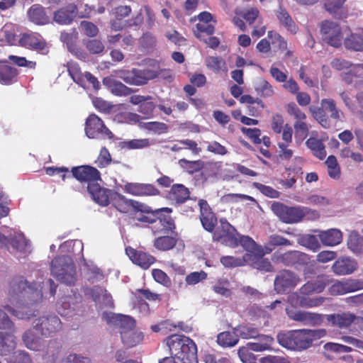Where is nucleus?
Returning <instances> with one entry per match:
<instances>
[{
  "label": "nucleus",
  "instance_id": "62",
  "mask_svg": "<svg viewBox=\"0 0 363 363\" xmlns=\"http://www.w3.org/2000/svg\"><path fill=\"white\" fill-rule=\"evenodd\" d=\"M238 245H241L242 247L247 252H253L257 248V244L252 238L247 235H241L239 234Z\"/></svg>",
  "mask_w": 363,
  "mask_h": 363
},
{
  "label": "nucleus",
  "instance_id": "61",
  "mask_svg": "<svg viewBox=\"0 0 363 363\" xmlns=\"http://www.w3.org/2000/svg\"><path fill=\"white\" fill-rule=\"evenodd\" d=\"M77 38L78 33L75 30L71 33L62 32L60 34V40L66 44L68 50L76 45Z\"/></svg>",
  "mask_w": 363,
  "mask_h": 363
},
{
  "label": "nucleus",
  "instance_id": "39",
  "mask_svg": "<svg viewBox=\"0 0 363 363\" xmlns=\"http://www.w3.org/2000/svg\"><path fill=\"white\" fill-rule=\"evenodd\" d=\"M345 45L347 49L355 51H363V30L352 33L345 40Z\"/></svg>",
  "mask_w": 363,
  "mask_h": 363
},
{
  "label": "nucleus",
  "instance_id": "63",
  "mask_svg": "<svg viewBox=\"0 0 363 363\" xmlns=\"http://www.w3.org/2000/svg\"><path fill=\"white\" fill-rule=\"evenodd\" d=\"M82 31L88 37H95L99 33L98 27L92 22L83 21L80 23Z\"/></svg>",
  "mask_w": 363,
  "mask_h": 363
},
{
  "label": "nucleus",
  "instance_id": "38",
  "mask_svg": "<svg viewBox=\"0 0 363 363\" xmlns=\"http://www.w3.org/2000/svg\"><path fill=\"white\" fill-rule=\"evenodd\" d=\"M16 346V338L13 335L0 332V355L10 353Z\"/></svg>",
  "mask_w": 363,
  "mask_h": 363
},
{
  "label": "nucleus",
  "instance_id": "33",
  "mask_svg": "<svg viewBox=\"0 0 363 363\" xmlns=\"http://www.w3.org/2000/svg\"><path fill=\"white\" fill-rule=\"evenodd\" d=\"M234 331H225L217 335V343L222 347H233L239 342V335Z\"/></svg>",
  "mask_w": 363,
  "mask_h": 363
},
{
  "label": "nucleus",
  "instance_id": "41",
  "mask_svg": "<svg viewBox=\"0 0 363 363\" xmlns=\"http://www.w3.org/2000/svg\"><path fill=\"white\" fill-rule=\"evenodd\" d=\"M111 203L120 212L128 213L133 206V200L127 199L125 196L118 194H113Z\"/></svg>",
  "mask_w": 363,
  "mask_h": 363
},
{
  "label": "nucleus",
  "instance_id": "26",
  "mask_svg": "<svg viewBox=\"0 0 363 363\" xmlns=\"http://www.w3.org/2000/svg\"><path fill=\"white\" fill-rule=\"evenodd\" d=\"M131 12L129 6H120L113 10L114 18L111 20L110 24L112 30L118 31L128 26L127 21L123 18L128 16Z\"/></svg>",
  "mask_w": 363,
  "mask_h": 363
},
{
  "label": "nucleus",
  "instance_id": "12",
  "mask_svg": "<svg viewBox=\"0 0 363 363\" xmlns=\"http://www.w3.org/2000/svg\"><path fill=\"white\" fill-rule=\"evenodd\" d=\"M320 33L323 41L333 47L342 44V35L340 26L333 21H325L321 23Z\"/></svg>",
  "mask_w": 363,
  "mask_h": 363
},
{
  "label": "nucleus",
  "instance_id": "6",
  "mask_svg": "<svg viewBox=\"0 0 363 363\" xmlns=\"http://www.w3.org/2000/svg\"><path fill=\"white\" fill-rule=\"evenodd\" d=\"M273 213L285 223H296L302 220L308 209L303 206H289L276 202L272 205Z\"/></svg>",
  "mask_w": 363,
  "mask_h": 363
},
{
  "label": "nucleus",
  "instance_id": "64",
  "mask_svg": "<svg viewBox=\"0 0 363 363\" xmlns=\"http://www.w3.org/2000/svg\"><path fill=\"white\" fill-rule=\"evenodd\" d=\"M250 350L247 345L238 350V354L242 363H257L255 357Z\"/></svg>",
  "mask_w": 363,
  "mask_h": 363
},
{
  "label": "nucleus",
  "instance_id": "28",
  "mask_svg": "<svg viewBox=\"0 0 363 363\" xmlns=\"http://www.w3.org/2000/svg\"><path fill=\"white\" fill-rule=\"evenodd\" d=\"M24 345L29 350L41 351L45 347V341L37 336L33 329H28L22 335Z\"/></svg>",
  "mask_w": 363,
  "mask_h": 363
},
{
  "label": "nucleus",
  "instance_id": "4",
  "mask_svg": "<svg viewBox=\"0 0 363 363\" xmlns=\"http://www.w3.org/2000/svg\"><path fill=\"white\" fill-rule=\"evenodd\" d=\"M51 274L58 281L67 285H72L77 281L76 269L69 256L56 257L51 262Z\"/></svg>",
  "mask_w": 363,
  "mask_h": 363
},
{
  "label": "nucleus",
  "instance_id": "5",
  "mask_svg": "<svg viewBox=\"0 0 363 363\" xmlns=\"http://www.w3.org/2000/svg\"><path fill=\"white\" fill-rule=\"evenodd\" d=\"M0 245L9 250L27 255L30 252V244L23 233L16 229H9L0 233Z\"/></svg>",
  "mask_w": 363,
  "mask_h": 363
},
{
  "label": "nucleus",
  "instance_id": "29",
  "mask_svg": "<svg viewBox=\"0 0 363 363\" xmlns=\"http://www.w3.org/2000/svg\"><path fill=\"white\" fill-rule=\"evenodd\" d=\"M124 189L125 192L135 196H151L159 193L152 185L139 183H127Z\"/></svg>",
  "mask_w": 363,
  "mask_h": 363
},
{
  "label": "nucleus",
  "instance_id": "25",
  "mask_svg": "<svg viewBox=\"0 0 363 363\" xmlns=\"http://www.w3.org/2000/svg\"><path fill=\"white\" fill-rule=\"evenodd\" d=\"M125 252L133 263L143 269L149 268L155 261L152 255L140 250H135L130 247L125 249Z\"/></svg>",
  "mask_w": 363,
  "mask_h": 363
},
{
  "label": "nucleus",
  "instance_id": "54",
  "mask_svg": "<svg viewBox=\"0 0 363 363\" xmlns=\"http://www.w3.org/2000/svg\"><path fill=\"white\" fill-rule=\"evenodd\" d=\"M139 127L155 134L166 133L168 130V126L165 123L157 121L140 123Z\"/></svg>",
  "mask_w": 363,
  "mask_h": 363
},
{
  "label": "nucleus",
  "instance_id": "31",
  "mask_svg": "<svg viewBox=\"0 0 363 363\" xmlns=\"http://www.w3.org/2000/svg\"><path fill=\"white\" fill-rule=\"evenodd\" d=\"M255 341L248 342L247 346L254 352H263L272 350L274 343V338L267 335H259L255 338Z\"/></svg>",
  "mask_w": 363,
  "mask_h": 363
},
{
  "label": "nucleus",
  "instance_id": "50",
  "mask_svg": "<svg viewBox=\"0 0 363 363\" xmlns=\"http://www.w3.org/2000/svg\"><path fill=\"white\" fill-rule=\"evenodd\" d=\"M325 164L329 177L335 180L339 179L341 171L336 157L334 155H330L325 161Z\"/></svg>",
  "mask_w": 363,
  "mask_h": 363
},
{
  "label": "nucleus",
  "instance_id": "19",
  "mask_svg": "<svg viewBox=\"0 0 363 363\" xmlns=\"http://www.w3.org/2000/svg\"><path fill=\"white\" fill-rule=\"evenodd\" d=\"M92 199L102 206H106L112 200L116 191L101 187L98 182L91 184L87 189Z\"/></svg>",
  "mask_w": 363,
  "mask_h": 363
},
{
  "label": "nucleus",
  "instance_id": "32",
  "mask_svg": "<svg viewBox=\"0 0 363 363\" xmlns=\"http://www.w3.org/2000/svg\"><path fill=\"white\" fill-rule=\"evenodd\" d=\"M28 16L30 21L37 25H45L50 21L49 16L46 14L43 7L40 5L32 6L28 11Z\"/></svg>",
  "mask_w": 363,
  "mask_h": 363
},
{
  "label": "nucleus",
  "instance_id": "43",
  "mask_svg": "<svg viewBox=\"0 0 363 363\" xmlns=\"http://www.w3.org/2000/svg\"><path fill=\"white\" fill-rule=\"evenodd\" d=\"M298 256L299 253L297 251H289L284 254L275 252L272 255V260L285 265H292L297 262Z\"/></svg>",
  "mask_w": 363,
  "mask_h": 363
},
{
  "label": "nucleus",
  "instance_id": "58",
  "mask_svg": "<svg viewBox=\"0 0 363 363\" xmlns=\"http://www.w3.org/2000/svg\"><path fill=\"white\" fill-rule=\"evenodd\" d=\"M179 164L189 174L199 172L203 167V162L200 160L189 161L186 159H181L179 160Z\"/></svg>",
  "mask_w": 363,
  "mask_h": 363
},
{
  "label": "nucleus",
  "instance_id": "7",
  "mask_svg": "<svg viewBox=\"0 0 363 363\" xmlns=\"http://www.w3.org/2000/svg\"><path fill=\"white\" fill-rule=\"evenodd\" d=\"M91 16V8L86 4L84 11H78L77 6L74 4H68L54 12L53 20L60 25H69L76 17L81 18H89Z\"/></svg>",
  "mask_w": 363,
  "mask_h": 363
},
{
  "label": "nucleus",
  "instance_id": "8",
  "mask_svg": "<svg viewBox=\"0 0 363 363\" xmlns=\"http://www.w3.org/2000/svg\"><path fill=\"white\" fill-rule=\"evenodd\" d=\"M238 235L239 233L237 230L226 219L221 218L220 225L213 233V240L226 246L235 247L238 245Z\"/></svg>",
  "mask_w": 363,
  "mask_h": 363
},
{
  "label": "nucleus",
  "instance_id": "45",
  "mask_svg": "<svg viewBox=\"0 0 363 363\" xmlns=\"http://www.w3.org/2000/svg\"><path fill=\"white\" fill-rule=\"evenodd\" d=\"M255 91L263 97H269L274 94L272 85L263 78H257L254 82Z\"/></svg>",
  "mask_w": 363,
  "mask_h": 363
},
{
  "label": "nucleus",
  "instance_id": "10",
  "mask_svg": "<svg viewBox=\"0 0 363 363\" xmlns=\"http://www.w3.org/2000/svg\"><path fill=\"white\" fill-rule=\"evenodd\" d=\"M156 74L150 69H133L130 71H121L118 77L130 85L140 86L147 83L149 80L156 77Z\"/></svg>",
  "mask_w": 363,
  "mask_h": 363
},
{
  "label": "nucleus",
  "instance_id": "52",
  "mask_svg": "<svg viewBox=\"0 0 363 363\" xmlns=\"http://www.w3.org/2000/svg\"><path fill=\"white\" fill-rule=\"evenodd\" d=\"M318 239L316 235L306 234L299 238L298 243L310 250L317 251L320 247Z\"/></svg>",
  "mask_w": 363,
  "mask_h": 363
},
{
  "label": "nucleus",
  "instance_id": "48",
  "mask_svg": "<svg viewBox=\"0 0 363 363\" xmlns=\"http://www.w3.org/2000/svg\"><path fill=\"white\" fill-rule=\"evenodd\" d=\"M67 71L72 79L79 86L85 88L84 73L83 74L76 62H70L67 64Z\"/></svg>",
  "mask_w": 363,
  "mask_h": 363
},
{
  "label": "nucleus",
  "instance_id": "3",
  "mask_svg": "<svg viewBox=\"0 0 363 363\" xmlns=\"http://www.w3.org/2000/svg\"><path fill=\"white\" fill-rule=\"evenodd\" d=\"M172 355L183 363L197 362V347L194 342L189 337L174 334L166 338Z\"/></svg>",
  "mask_w": 363,
  "mask_h": 363
},
{
  "label": "nucleus",
  "instance_id": "13",
  "mask_svg": "<svg viewBox=\"0 0 363 363\" xmlns=\"http://www.w3.org/2000/svg\"><path fill=\"white\" fill-rule=\"evenodd\" d=\"M33 329L45 337L51 336L61 328V321L56 315L42 316L35 319Z\"/></svg>",
  "mask_w": 363,
  "mask_h": 363
},
{
  "label": "nucleus",
  "instance_id": "57",
  "mask_svg": "<svg viewBox=\"0 0 363 363\" xmlns=\"http://www.w3.org/2000/svg\"><path fill=\"white\" fill-rule=\"evenodd\" d=\"M325 298L321 296L310 298L303 295L298 296L299 306L303 308L318 307L323 304Z\"/></svg>",
  "mask_w": 363,
  "mask_h": 363
},
{
  "label": "nucleus",
  "instance_id": "47",
  "mask_svg": "<svg viewBox=\"0 0 363 363\" xmlns=\"http://www.w3.org/2000/svg\"><path fill=\"white\" fill-rule=\"evenodd\" d=\"M321 106L325 111L330 113V117L333 119L340 120L343 113L337 107L335 101L332 99H323L320 102Z\"/></svg>",
  "mask_w": 363,
  "mask_h": 363
},
{
  "label": "nucleus",
  "instance_id": "23",
  "mask_svg": "<svg viewBox=\"0 0 363 363\" xmlns=\"http://www.w3.org/2000/svg\"><path fill=\"white\" fill-rule=\"evenodd\" d=\"M87 294H89L94 301L101 307L113 308L114 303L111 295L101 286H94L87 289Z\"/></svg>",
  "mask_w": 363,
  "mask_h": 363
},
{
  "label": "nucleus",
  "instance_id": "22",
  "mask_svg": "<svg viewBox=\"0 0 363 363\" xmlns=\"http://www.w3.org/2000/svg\"><path fill=\"white\" fill-rule=\"evenodd\" d=\"M363 289V281L349 279L345 281H336L330 287L332 295H342Z\"/></svg>",
  "mask_w": 363,
  "mask_h": 363
},
{
  "label": "nucleus",
  "instance_id": "53",
  "mask_svg": "<svg viewBox=\"0 0 363 363\" xmlns=\"http://www.w3.org/2000/svg\"><path fill=\"white\" fill-rule=\"evenodd\" d=\"M325 9L331 14L342 18V7L345 0H324Z\"/></svg>",
  "mask_w": 363,
  "mask_h": 363
},
{
  "label": "nucleus",
  "instance_id": "21",
  "mask_svg": "<svg viewBox=\"0 0 363 363\" xmlns=\"http://www.w3.org/2000/svg\"><path fill=\"white\" fill-rule=\"evenodd\" d=\"M199 206L200 208V220L203 228L208 232H213L217 218L207 201L203 199L199 200Z\"/></svg>",
  "mask_w": 363,
  "mask_h": 363
},
{
  "label": "nucleus",
  "instance_id": "46",
  "mask_svg": "<svg viewBox=\"0 0 363 363\" xmlns=\"http://www.w3.org/2000/svg\"><path fill=\"white\" fill-rule=\"evenodd\" d=\"M347 246L355 254L363 253V237L357 232H352L347 240Z\"/></svg>",
  "mask_w": 363,
  "mask_h": 363
},
{
  "label": "nucleus",
  "instance_id": "37",
  "mask_svg": "<svg viewBox=\"0 0 363 363\" xmlns=\"http://www.w3.org/2000/svg\"><path fill=\"white\" fill-rule=\"evenodd\" d=\"M306 145L313 155L320 160H323L326 156L325 146L323 141L315 138H310L306 141Z\"/></svg>",
  "mask_w": 363,
  "mask_h": 363
},
{
  "label": "nucleus",
  "instance_id": "30",
  "mask_svg": "<svg viewBox=\"0 0 363 363\" xmlns=\"http://www.w3.org/2000/svg\"><path fill=\"white\" fill-rule=\"evenodd\" d=\"M325 279L323 277H318L316 279L303 284L299 289V294L303 296L319 294L325 289Z\"/></svg>",
  "mask_w": 363,
  "mask_h": 363
},
{
  "label": "nucleus",
  "instance_id": "51",
  "mask_svg": "<svg viewBox=\"0 0 363 363\" xmlns=\"http://www.w3.org/2000/svg\"><path fill=\"white\" fill-rule=\"evenodd\" d=\"M277 18L280 23L284 26L288 30L292 33L296 32L297 28L291 17L285 9L281 7L279 8L277 13Z\"/></svg>",
  "mask_w": 363,
  "mask_h": 363
},
{
  "label": "nucleus",
  "instance_id": "16",
  "mask_svg": "<svg viewBox=\"0 0 363 363\" xmlns=\"http://www.w3.org/2000/svg\"><path fill=\"white\" fill-rule=\"evenodd\" d=\"M102 318L108 323L117 326L120 330L121 335L123 332L134 330L135 322L133 318L128 315L116 314L111 312H104Z\"/></svg>",
  "mask_w": 363,
  "mask_h": 363
},
{
  "label": "nucleus",
  "instance_id": "11",
  "mask_svg": "<svg viewBox=\"0 0 363 363\" xmlns=\"http://www.w3.org/2000/svg\"><path fill=\"white\" fill-rule=\"evenodd\" d=\"M85 133L89 138H98L105 136L109 139L113 138V133L107 128L102 120L95 114L90 115L85 123Z\"/></svg>",
  "mask_w": 363,
  "mask_h": 363
},
{
  "label": "nucleus",
  "instance_id": "60",
  "mask_svg": "<svg viewBox=\"0 0 363 363\" xmlns=\"http://www.w3.org/2000/svg\"><path fill=\"white\" fill-rule=\"evenodd\" d=\"M235 330L238 333L239 336L244 339H255L259 334L256 328L248 325L239 326L235 328Z\"/></svg>",
  "mask_w": 363,
  "mask_h": 363
},
{
  "label": "nucleus",
  "instance_id": "49",
  "mask_svg": "<svg viewBox=\"0 0 363 363\" xmlns=\"http://www.w3.org/2000/svg\"><path fill=\"white\" fill-rule=\"evenodd\" d=\"M151 145L152 143H150L148 138L133 139L123 141L120 143V146L121 148H125L128 150L143 149L148 147Z\"/></svg>",
  "mask_w": 363,
  "mask_h": 363
},
{
  "label": "nucleus",
  "instance_id": "42",
  "mask_svg": "<svg viewBox=\"0 0 363 363\" xmlns=\"http://www.w3.org/2000/svg\"><path fill=\"white\" fill-rule=\"evenodd\" d=\"M177 244V239L174 237L162 235L157 238L154 241V246L159 250L167 251L172 249Z\"/></svg>",
  "mask_w": 363,
  "mask_h": 363
},
{
  "label": "nucleus",
  "instance_id": "24",
  "mask_svg": "<svg viewBox=\"0 0 363 363\" xmlns=\"http://www.w3.org/2000/svg\"><path fill=\"white\" fill-rule=\"evenodd\" d=\"M357 268V263L349 257H339L333 264L332 271L337 275H347L353 273Z\"/></svg>",
  "mask_w": 363,
  "mask_h": 363
},
{
  "label": "nucleus",
  "instance_id": "35",
  "mask_svg": "<svg viewBox=\"0 0 363 363\" xmlns=\"http://www.w3.org/2000/svg\"><path fill=\"white\" fill-rule=\"evenodd\" d=\"M18 74L16 68L8 65H0V83L5 85L12 84L16 80Z\"/></svg>",
  "mask_w": 363,
  "mask_h": 363
},
{
  "label": "nucleus",
  "instance_id": "59",
  "mask_svg": "<svg viewBox=\"0 0 363 363\" xmlns=\"http://www.w3.org/2000/svg\"><path fill=\"white\" fill-rule=\"evenodd\" d=\"M323 349L326 352L334 353H348L353 351L351 347L336 342H327L323 345Z\"/></svg>",
  "mask_w": 363,
  "mask_h": 363
},
{
  "label": "nucleus",
  "instance_id": "9",
  "mask_svg": "<svg viewBox=\"0 0 363 363\" xmlns=\"http://www.w3.org/2000/svg\"><path fill=\"white\" fill-rule=\"evenodd\" d=\"M301 281V279L289 270L280 271L274 281V290L278 294H286L295 288Z\"/></svg>",
  "mask_w": 363,
  "mask_h": 363
},
{
  "label": "nucleus",
  "instance_id": "14",
  "mask_svg": "<svg viewBox=\"0 0 363 363\" xmlns=\"http://www.w3.org/2000/svg\"><path fill=\"white\" fill-rule=\"evenodd\" d=\"M72 177L81 183H86L87 188L101 180V174L96 168L89 165L74 167L71 170Z\"/></svg>",
  "mask_w": 363,
  "mask_h": 363
},
{
  "label": "nucleus",
  "instance_id": "34",
  "mask_svg": "<svg viewBox=\"0 0 363 363\" xmlns=\"http://www.w3.org/2000/svg\"><path fill=\"white\" fill-rule=\"evenodd\" d=\"M205 65L208 69L214 73L218 74L221 72H227L228 67L225 60L218 56H208L204 60Z\"/></svg>",
  "mask_w": 363,
  "mask_h": 363
},
{
  "label": "nucleus",
  "instance_id": "2",
  "mask_svg": "<svg viewBox=\"0 0 363 363\" xmlns=\"http://www.w3.org/2000/svg\"><path fill=\"white\" fill-rule=\"evenodd\" d=\"M326 334L324 329H300L279 333L277 339L283 347L293 351L301 352L310 348L314 342Z\"/></svg>",
  "mask_w": 363,
  "mask_h": 363
},
{
  "label": "nucleus",
  "instance_id": "44",
  "mask_svg": "<svg viewBox=\"0 0 363 363\" xmlns=\"http://www.w3.org/2000/svg\"><path fill=\"white\" fill-rule=\"evenodd\" d=\"M18 30L16 26L10 23L6 24L0 30V35L5 37V42L10 45H16L18 43L19 37L17 35Z\"/></svg>",
  "mask_w": 363,
  "mask_h": 363
},
{
  "label": "nucleus",
  "instance_id": "40",
  "mask_svg": "<svg viewBox=\"0 0 363 363\" xmlns=\"http://www.w3.org/2000/svg\"><path fill=\"white\" fill-rule=\"evenodd\" d=\"M169 196L177 203H184L189 197V191L182 184H174L169 191Z\"/></svg>",
  "mask_w": 363,
  "mask_h": 363
},
{
  "label": "nucleus",
  "instance_id": "1",
  "mask_svg": "<svg viewBox=\"0 0 363 363\" xmlns=\"http://www.w3.org/2000/svg\"><path fill=\"white\" fill-rule=\"evenodd\" d=\"M43 298L42 287L28 285L22 277L13 278L9 283L7 296L1 308L21 320H29L36 314L33 307Z\"/></svg>",
  "mask_w": 363,
  "mask_h": 363
},
{
  "label": "nucleus",
  "instance_id": "27",
  "mask_svg": "<svg viewBox=\"0 0 363 363\" xmlns=\"http://www.w3.org/2000/svg\"><path fill=\"white\" fill-rule=\"evenodd\" d=\"M318 237L321 243L325 246H336L342 240V233L337 228H331L327 230H316Z\"/></svg>",
  "mask_w": 363,
  "mask_h": 363
},
{
  "label": "nucleus",
  "instance_id": "55",
  "mask_svg": "<svg viewBox=\"0 0 363 363\" xmlns=\"http://www.w3.org/2000/svg\"><path fill=\"white\" fill-rule=\"evenodd\" d=\"M313 116L318 121V123L325 128L330 127V121L325 113V109L323 107L311 106L309 108Z\"/></svg>",
  "mask_w": 363,
  "mask_h": 363
},
{
  "label": "nucleus",
  "instance_id": "15",
  "mask_svg": "<svg viewBox=\"0 0 363 363\" xmlns=\"http://www.w3.org/2000/svg\"><path fill=\"white\" fill-rule=\"evenodd\" d=\"M82 306V297L79 294L62 298L57 305V311L62 316L72 317L78 313Z\"/></svg>",
  "mask_w": 363,
  "mask_h": 363
},
{
  "label": "nucleus",
  "instance_id": "20",
  "mask_svg": "<svg viewBox=\"0 0 363 363\" xmlns=\"http://www.w3.org/2000/svg\"><path fill=\"white\" fill-rule=\"evenodd\" d=\"M325 318L332 326L340 330L347 329L352 323L359 319V317L350 312L326 315Z\"/></svg>",
  "mask_w": 363,
  "mask_h": 363
},
{
  "label": "nucleus",
  "instance_id": "36",
  "mask_svg": "<svg viewBox=\"0 0 363 363\" xmlns=\"http://www.w3.org/2000/svg\"><path fill=\"white\" fill-rule=\"evenodd\" d=\"M121 340L123 345L128 347H133L140 344L143 340V334L138 330H130L129 332L122 333Z\"/></svg>",
  "mask_w": 363,
  "mask_h": 363
},
{
  "label": "nucleus",
  "instance_id": "56",
  "mask_svg": "<svg viewBox=\"0 0 363 363\" xmlns=\"http://www.w3.org/2000/svg\"><path fill=\"white\" fill-rule=\"evenodd\" d=\"M291 242L289 240L280 235H272L269 237L268 242L264 246L265 252H271L276 246L289 245Z\"/></svg>",
  "mask_w": 363,
  "mask_h": 363
},
{
  "label": "nucleus",
  "instance_id": "18",
  "mask_svg": "<svg viewBox=\"0 0 363 363\" xmlns=\"http://www.w3.org/2000/svg\"><path fill=\"white\" fill-rule=\"evenodd\" d=\"M286 314L290 319L308 325H320L323 319V315L295 308H286Z\"/></svg>",
  "mask_w": 363,
  "mask_h": 363
},
{
  "label": "nucleus",
  "instance_id": "17",
  "mask_svg": "<svg viewBox=\"0 0 363 363\" xmlns=\"http://www.w3.org/2000/svg\"><path fill=\"white\" fill-rule=\"evenodd\" d=\"M18 44L24 48L45 54L48 52L46 43L42 36L35 33H25L19 35Z\"/></svg>",
  "mask_w": 363,
  "mask_h": 363
}]
</instances>
